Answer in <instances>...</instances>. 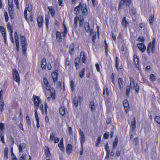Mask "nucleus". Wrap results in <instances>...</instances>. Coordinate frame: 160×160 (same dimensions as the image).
<instances>
[{"instance_id":"1","label":"nucleus","mask_w":160,"mask_h":160,"mask_svg":"<svg viewBox=\"0 0 160 160\" xmlns=\"http://www.w3.org/2000/svg\"><path fill=\"white\" fill-rule=\"evenodd\" d=\"M43 82L46 89L48 91H50L51 98L55 99L56 96L55 90L53 88L51 89L50 85L46 78H44L43 79Z\"/></svg>"},{"instance_id":"2","label":"nucleus","mask_w":160,"mask_h":160,"mask_svg":"<svg viewBox=\"0 0 160 160\" xmlns=\"http://www.w3.org/2000/svg\"><path fill=\"white\" fill-rule=\"evenodd\" d=\"M20 40L22 53L25 55L27 50V41L25 38L22 36H20Z\"/></svg>"},{"instance_id":"3","label":"nucleus","mask_w":160,"mask_h":160,"mask_svg":"<svg viewBox=\"0 0 160 160\" xmlns=\"http://www.w3.org/2000/svg\"><path fill=\"white\" fill-rule=\"evenodd\" d=\"M34 103V108L35 109H38V106L41 102V100L37 96L34 95L33 97Z\"/></svg>"},{"instance_id":"4","label":"nucleus","mask_w":160,"mask_h":160,"mask_svg":"<svg viewBox=\"0 0 160 160\" xmlns=\"http://www.w3.org/2000/svg\"><path fill=\"white\" fill-rule=\"evenodd\" d=\"M13 78L14 80L18 84L20 83V78L19 73L17 70L15 69L13 70Z\"/></svg>"},{"instance_id":"5","label":"nucleus","mask_w":160,"mask_h":160,"mask_svg":"<svg viewBox=\"0 0 160 160\" xmlns=\"http://www.w3.org/2000/svg\"><path fill=\"white\" fill-rule=\"evenodd\" d=\"M79 132L80 135L79 139L81 145H82V146L86 141L85 136L83 132L81 129H80Z\"/></svg>"},{"instance_id":"6","label":"nucleus","mask_w":160,"mask_h":160,"mask_svg":"<svg viewBox=\"0 0 160 160\" xmlns=\"http://www.w3.org/2000/svg\"><path fill=\"white\" fill-rule=\"evenodd\" d=\"M55 133L54 132H52L51 133L49 140L50 141H53L55 143H58L59 141V139L55 137Z\"/></svg>"},{"instance_id":"7","label":"nucleus","mask_w":160,"mask_h":160,"mask_svg":"<svg viewBox=\"0 0 160 160\" xmlns=\"http://www.w3.org/2000/svg\"><path fill=\"white\" fill-rule=\"evenodd\" d=\"M79 19L80 20L84 19L82 15H80L79 17L76 16L74 18V27L76 28L78 26V19Z\"/></svg>"},{"instance_id":"8","label":"nucleus","mask_w":160,"mask_h":160,"mask_svg":"<svg viewBox=\"0 0 160 160\" xmlns=\"http://www.w3.org/2000/svg\"><path fill=\"white\" fill-rule=\"evenodd\" d=\"M131 3V0H121L119 3V7H121L123 5L125 4L126 3V5L128 6H129Z\"/></svg>"},{"instance_id":"9","label":"nucleus","mask_w":160,"mask_h":160,"mask_svg":"<svg viewBox=\"0 0 160 160\" xmlns=\"http://www.w3.org/2000/svg\"><path fill=\"white\" fill-rule=\"evenodd\" d=\"M138 47L140 50L142 52H144L146 49V46L142 43L138 44Z\"/></svg>"},{"instance_id":"10","label":"nucleus","mask_w":160,"mask_h":160,"mask_svg":"<svg viewBox=\"0 0 160 160\" xmlns=\"http://www.w3.org/2000/svg\"><path fill=\"white\" fill-rule=\"evenodd\" d=\"M123 105L125 111L127 112L129 108V103L128 100H125L123 101Z\"/></svg>"},{"instance_id":"11","label":"nucleus","mask_w":160,"mask_h":160,"mask_svg":"<svg viewBox=\"0 0 160 160\" xmlns=\"http://www.w3.org/2000/svg\"><path fill=\"white\" fill-rule=\"evenodd\" d=\"M82 11V14L84 15H86L88 13V11L87 9V6L85 4L81 5Z\"/></svg>"},{"instance_id":"12","label":"nucleus","mask_w":160,"mask_h":160,"mask_svg":"<svg viewBox=\"0 0 160 160\" xmlns=\"http://www.w3.org/2000/svg\"><path fill=\"white\" fill-rule=\"evenodd\" d=\"M44 150L46 158H49L51 155L49 148L47 147H45L44 148Z\"/></svg>"},{"instance_id":"13","label":"nucleus","mask_w":160,"mask_h":160,"mask_svg":"<svg viewBox=\"0 0 160 160\" xmlns=\"http://www.w3.org/2000/svg\"><path fill=\"white\" fill-rule=\"evenodd\" d=\"M154 47V44H152L151 43H149L148 45L147 49V51L148 52V53L149 55L150 53V50L151 49L152 50V51H153V48Z\"/></svg>"},{"instance_id":"14","label":"nucleus","mask_w":160,"mask_h":160,"mask_svg":"<svg viewBox=\"0 0 160 160\" xmlns=\"http://www.w3.org/2000/svg\"><path fill=\"white\" fill-rule=\"evenodd\" d=\"M134 62L135 63L136 67L137 68H139V59L138 58L137 56L136 55H134L133 56Z\"/></svg>"},{"instance_id":"15","label":"nucleus","mask_w":160,"mask_h":160,"mask_svg":"<svg viewBox=\"0 0 160 160\" xmlns=\"http://www.w3.org/2000/svg\"><path fill=\"white\" fill-rule=\"evenodd\" d=\"M43 21L42 17V16H39L37 19V22L39 28H41L42 26Z\"/></svg>"},{"instance_id":"16","label":"nucleus","mask_w":160,"mask_h":160,"mask_svg":"<svg viewBox=\"0 0 160 160\" xmlns=\"http://www.w3.org/2000/svg\"><path fill=\"white\" fill-rule=\"evenodd\" d=\"M81 3L80 2L78 6L74 8V11L75 14L76 15L79 14L80 12V7L81 6Z\"/></svg>"},{"instance_id":"17","label":"nucleus","mask_w":160,"mask_h":160,"mask_svg":"<svg viewBox=\"0 0 160 160\" xmlns=\"http://www.w3.org/2000/svg\"><path fill=\"white\" fill-rule=\"evenodd\" d=\"M56 39L58 42H61L62 40V38L61 33L59 32H57L56 33Z\"/></svg>"},{"instance_id":"18","label":"nucleus","mask_w":160,"mask_h":160,"mask_svg":"<svg viewBox=\"0 0 160 160\" xmlns=\"http://www.w3.org/2000/svg\"><path fill=\"white\" fill-rule=\"evenodd\" d=\"M72 145L70 144H69L67 145V146L66 148V151L67 153L69 155L72 152Z\"/></svg>"},{"instance_id":"19","label":"nucleus","mask_w":160,"mask_h":160,"mask_svg":"<svg viewBox=\"0 0 160 160\" xmlns=\"http://www.w3.org/2000/svg\"><path fill=\"white\" fill-rule=\"evenodd\" d=\"M46 59L45 58L42 59L41 61V66L42 69H45L46 68Z\"/></svg>"},{"instance_id":"20","label":"nucleus","mask_w":160,"mask_h":160,"mask_svg":"<svg viewBox=\"0 0 160 160\" xmlns=\"http://www.w3.org/2000/svg\"><path fill=\"white\" fill-rule=\"evenodd\" d=\"M85 29L87 31V32L90 31V34L91 35L92 32V30L91 29V30H90V27L88 23H86L85 25Z\"/></svg>"},{"instance_id":"21","label":"nucleus","mask_w":160,"mask_h":160,"mask_svg":"<svg viewBox=\"0 0 160 160\" xmlns=\"http://www.w3.org/2000/svg\"><path fill=\"white\" fill-rule=\"evenodd\" d=\"M58 75V73L56 72H53L52 74V77L54 83L57 81Z\"/></svg>"},{"instance_id":"22","label":"nucleus","mask_w":160,"mask_h":160,"mask_svg":"<svg viewBox=\"0 0 160 160\" xmlns=\"http://www.w3.org/2000/svg\"><path fill=\"white\" fill-rule=\"evenodd\" d=\"M48 9H49L52 17H54L55 13V10L52 8V7H48Z\"/></svg>"},{"instance_id":"23","label":"nucleus","mask_w":160,"mask_h":160,"mask_svg":"<svg viewBox=\"0 0 160 160\" xmlns=\"http://www.w3.org/2000/svg\"><path fill=\"white\" fill-rule=\"evenodd\" d=\"M59 112L62 116H63L65 113V108L63 106L61 107L59 109Z\"/></svg>"},{"instance_id":"24","label":"nucleus","mask_w":160,"mask_h":160,"mask_svg":"<svg viewBox=\"0 0 160 160\" xmlns=\"http://www.w3.org/2000/svg\"><path fill=\"white\" fill-rule=\"evenodd\" d=\"M26 145L24 143L21 144L18 146V149L20 152H22V149H24L26 147Z\"/></svg>"},{"instance_id":"25","label":"nucleus","mask_w":160,"mask_h":160,"mask_svg":"<svg viewBox=\"0 0 160 160\" xmlns=\"http://www.w3.org/2000/svg\"><path fill=\"white\" fill-rule=\"evenodd\" d=\"M126 18L125 17L123 18L122 20V25L123 26L125 27H126L128 25V23L126 20Z\"/></svg>"},{"instance_id":"26","label":"nucleus","mask_w":160,"mask_h":160,"mask_svg":"<svg viewBox=\"0 0 160 160\" xmlns=\"http://www.w3.org/2000/svg\"><path fill=\"white\" fill-rule=\"evenodd\" d=\"M89 106L92 112H93L95 111L96 108L93 101H91L90 102Z\"/></svg>"},{"instance_id":"27","label":"nucleus","mask_w":160,"mask_h":160,"mask_svg":"<svg viewBox=\"0 0 160 160\" xmlns=\"http://www.w3.org/2000/svg\"><path fill=\"white\" fill-rule=\"evenodd\" d=\"M74 46L73 44L70 45L69 47V52L71 55L73 54L74 52Z\"/></svg>"},{"instance_id":"28","label":"nucleus","mask_w":160,"mask_h":160,"mask_svg":"<svg viewBox=\"0 0 160 160\" xmlns=\"http://www.w3.org/2000/svg\"><path fill=\"white\" fill-rule=\"evenodd\" d=\"M109 94V92L108 88H106V89H103V94L105 97L108 96Z\"/></svg>"},{"instance_id":"29","label":"nucleus","mask_w":160,"mask_h":160,"mask_svg":"<svg viewBox=\"0 0 160 160\" xmlns=\"http://www.w3.org/2000/svg\"><path fill=\"white\" fill-rule=\"evenodd\" d=\"M123 80L121 78H119L118 79V84L120 86V88L121 89L123 87Z\"/></svg>"},{"instance_id":"30","label":"nucleus","mask_w":160,"mask_h":160,"mask_svg":"<svg viewBox=\"0 0 160 160\" xmlns=\"http://www.w3.org/2000/svg\"><path fill=\"white\" fill-rule=\"evenodd\" d=\"M0 31L2 34L3 37L4 35H6V30L2 26H0Z\"/></svg>"},{"instance_id":"31","label":"nucleus","mask_w":160,"mask_h":160,"mask_svg":"<svg viewBox=\"0 0 160 160\" xmlns=\"http://www.w3.org/2000/svg\"><path fill=\"white\" fill-rule=\"evenodd\" d=\"M8 148H5L4 149V158H6L7 159L8 158Z\"/></svg>"},{"instance_id":"32","label":"nucleus","mask_w":160,"mask_h":160,"mask_svg":"<svg viewBox=\"0 0 160 160\" xmlns=\"http://www.w3.org/2000/svg\"><path fill=\"white\" fill-rule=\"evenodd\" d=\"M4 103L2 101H0V113H1L3 110V107Z\"/></svg>"},{"instance_id":"33","label":"nucleus","mask_w":160,"mask_h":160,"mask_svg":"<svg viewBox=\"0 0 160 160\" xmlns=\"http://www.w3.org/2000/svg\"><path fill=\"white\" fill-rule=\"evenodd\" d=\"M118 138L117 136H116L115 139V140L113 143V147L114 149L116 147L118 143Z\"/></svg>"},{"instance_id":"34","label":"nucleus","mask_w":160,"mask_h":160,"mask_svg":"<svg viewBox=\"0 0 160 160\" xmlns=\"http://www.w3.org/2000/svg\"><path fill=\"white\" fill-rule=\"evenodd\" d=\"M132 87L135 89L136 93H138L139 92V84L138 83H136L135 85V86H133Z\"/></svg>"},{"instance_id":"35","label":"nucleus","mask_w":160,"mask_h":160,"mask_svg":"<svg viewBox=\"0 0 160 160\" xmlns=\"http://www.w3.org/2000/svg\"><path fill=\"white\" fill-rule=\"evenodd\" d=\"M50 18V16L48 15L45 17V24L47 28L48 27V23H49V20Z\"/></svg>"},{"instance_id":"36","label":"nucleus","mask_w":160,"mask_h":160,"mask_svg":"<svg viewBox=\"0 0 160 160\" xmlns=\"http://www.w3.org/2000/svg\"><path fill=\"white\" fill-rule=\"evenodd\" d=\"M102 137L101 135H99L98 136V138H97L96 141V146L97 147H98L99 143L101 141V138Z\"/></svg>"},{"instance_id":"37","label":"nucleus","mask_w":160,"mask_h":160,"mask_svg":"<svg viewBox=\"0 0 160 160\" xmlns=\"http://www.w3.org/2000/svg\"><path fill=\"white\" fill-rule=\"evenodd\" d=\"M73 103L76 107H77L78 104V98L77 97H75L73 100Z\"/></svg>"},{"instance_id":"38","label":"nucleus","mask_w":160,"mask_h":160,"mask_svg":"<svg viewBox=\"0 0 160 160\" xmlns=\"http://www.w3.org/2000/svg\"><path fill=\"white\" fill-rule=\"evenodd\" d=\"M131 87L129 86H128L126 87V95L127 96H129L130 93Z\"/></svg>"},{"instance_id":"39","label":"nucleus","mask_w":160,"mask_h":160,"mask_svg":"<svg viewBox=\"0 0 160 160\" xmlns=\"http://www.w3.org/2000/svg\"><path fill=\"white\" fill-rule=\"evenodd\" d=\"M85 68H83L79 73V76L81 78H82L84 75Z\"/></svg>"},{"instance_id":"40","label":"nucleus","mask_w":160,"mask_h":160,"mask_svg":"<svg viewBox=\"0 0 160 160\" xmlns=\"http://www.w3.org/2000/svg\"><path fill=\"white\" fill-rule=\"evenodd\" d=\"M136 124L135 121H133L131 122V127L133 131L136 128Z\"/></svg>"},{"instance_id":"41","label":"nucleus","mask_w":160,"mask_h":160,"mask_svg":"<svg viewBox=\"0 0 160 160\" xmlns=\"http://www.w3.org/2000/svg\"><path fill=\"white\" fill-rule=\"evenodd\" d=\"M58 146L59 147L60 149L62 150V151H63L64 150V148L63 146V143H62V142H60L58 144Z\"/></svg>"},{"instance_id":"42","label":"nucleus","mask_w":160,"mask_h":160,"mask_svg":"<svg viewBox=\"0 0 160 160\" xmlns=\"http://www.w3.org/2000/svg\"><path fill=\"white\" fill-rule=\"evenodd\" d=\"M119 61L118 57H116V66L118 70V66L119 65Z\"/></svg>"},{"instance_id":"43","label":"nucleus","mask_w":160,"mask_h":160,"mask_svg":"<svg viewBox=\"0 0 160 160\" xmlns=\"http://www.w3.org/2000/svg\"><path fill=\"white\" fill-rule=\"evenodd\" d=\"M130 84L131 86H135V83L134 79L132 77H130Z\"/></svg>"},{"instance_id":"44","label":"nucleus","mask_w":160,"mask_h":160,"mask_svg":"<svg viewBox=\"0 0 160 160\" xmlns=\"http://www.w3.org/2000/svg\"><path fill=\"white\" fill-rule=\"evenodd\" d=\"M70 85L72 91L74 90V82L73 81H71L70 82Z\"/></svg>"},{"instance_id":"45","label":"nucleus","mask_w":160,"mask_h":160,"mask_svg":"<svg viewBox=\"0 0 160 160\" xmlns=\"http://www.w3.org/2000/svg\"><path fill=\"white\" fill-rule=\"evenodd\" d=\"M25 9L29 12H30L32 10V6L31 4H30L28 5V7H26Z\"/></svg>"},{"instance_id":"46","label":"nucleus","mask_w":160,"mask_h":160,"mask_svg":"<svg viewBox=\"0 0 160 160\" xmlns=\"http://www.w3.org/2000/svg\"><path fill=\"white\" fill-rule=\"evenodd\" d=\"M150 79L152 82H154L156 80V77L153 74H151L150 76Z\"/></svg>"},{"instance_id":"47","label":"nucleus","mask_w":160,"mask_h":160,"mask_svg":"<svg viewBox=\"0 0 160 160\" xmlns=\"http://www.w3.org/2000/svg\"><path fill=\"white\" fill-rule=\"evenodd\" d=\"M105 150H106L107 152H110V149L109 148V146L108 142L107 143L105 146Z\"/></svg>"},{"instance_id":"48","label":"nucleus","mask_w":160,"mask_h":160,"mask_svg":"<svg viewBox=\"0 0 160 160\" xmlns=\"http://www.w3.org/2000/svg\"><path fill=\"white\" fill-rule=\"evenodd\" d=\"M9 14L11 18V19H12L14 17L13 11H10L9 12Z\"/></svg>"},{"instance_id":"49","label":"nucleus","mask_w":160,"mask_h":160,"mask_svg":"<svg viewBox=\"0 0 160 160\" xmlns=\"http://www.w3.org/2000/svg\"><path fill=\"white\" fill-rule=\"evenodd\" d=\"M154 19V16L153 15H151L149 18V21L151 24H152L153 23V20Z\"/></svg>"},{"instance_id":"50","label":"nucleus","mask_w":160,"mask_h":160,"mask_svg":"<svg viewBox=\"0 0 160 160\" xmlns=\"http://www.w3.org/2000/svg\"><path fill=\"white\" fill-rule=\"evenodd\" d=\"M0 137L1 139V141L4 144L5 143L4 142V135H3L2 133H1V135H0Z\"/></svg>"},{"instance_id":"51","label":"nucleus","mask_w":160,"mask_h":160,"mask_svg":"<svg viewBox=\"0 0 160 160\" xmlns=\"http://www.w3.org/2000/svg\"><path fill=\"white\" fill-rule=\"evenodd\" d=\"M138 40L139 42H143L145 41V39L143 37L141 36L138 38Z\"/></svg>"},{"instance_id":"52","label":"nucleus","mask_w":160,"mask_h":160,"mask_svg":"<svg viewBox=\"0 0 160 160\" xmlns=\"http://www.w3.org/2000/svg\"><path fill=\"white\" fill-rule=\"evenodd\" d=\"M4 128V124L2 123H0V129L3 131Z\"/></svg>"},{"instance_id":"53","label":"nucleus","mask_w":160,"mask_h":160,"mask_svg":"<svg viewBox=\"0 0 160 160\" xmlns=\"http://www.w3.org/2000/svg\"><path fill=\"white\" fill-rule=\"evenodd\" d=\"M38 109H35V117L36 119V120H39V118L38 117V113L37 112V110Z\"/></svg>"},{"instance_id":"54","label":"nucleus","mask_w":160,"mask_h":160,"mask_svg":"<svg viewBox=\"0 0 160 160\" xmlns=\"http://www.w3.org/2000/svg\"><path fill=\"white\" fill-rule=\"evenodd\" d=\"M109 136V133L108 132H106L104 135V138L105 139H107L108 138Z\"/></svg>"},{"instance_id":"55","label":"nucleus","mask_w":160,"mask_h":160,"mask_svg":"<svg viewBox=\"0 0 160 160\" xmlns=\"http://www.w3.org/2000/svg\"><path fill=\"white\" fill-rule=\"evenodd\" d=\"M14 37L15 41H18V37L17 32L14 33Z\"/></svg>"},{"instance_id":"56","label":"nucleus","mask_w":160,"mask_h":160,"mask_svg":"<svg viewBox=\"0 0 160 160\" xmlns=\"http://www.w3.org/2000/svg\"><path fill=\"white\" fill-rule=\"evenodd\" d=\"M26 157L24 154H22V156L20 158L19 160H25Z\"/></svg>"},{"instance_id":"57","label":"nucleus","mask_w":160,"mask_h":160,"mask_svg":"<svg viewBox=\"0 0 160 160\" xmlns=\"http://www.w3.org/2000/svg\"><path fill=\"white\" fill-rule=\"evenodd\" d=\"M12 160H17V158L15 157V155L14 154L13 152H12Z\"/></svg>"},{"instance_id":"58","label":"nucleus","mask_w":160,"mask_h":160,"mask_svg":"<svg viewBox=\"0 0 160 160\" xmlns=\"http://www.w3.org/2000/svg\"><path fill=\"white\" fill-rule=\"evenodd\" d=\"M27 11L26 9H25V10L24 11V16L25 17V18L27 20H28V18L27 17Z\"/></svg>"},{"instance_id":"59","label":"nucleus","mask_w":160,"mask_h":160,"mask_svg":"<svg viewBox=\"0 0 160 160\" xmlns=\"http://www.w3.org/2000/svg\"><path fill=\"white\" fill-rule=\"evenodd\" d=\"M84 20V19L80 20L79 22V26L80 27H82L83 25Z\"/></svg>"},{"instance_id":"60","label":"nucleus","mask_w":160,"mask_h":160,"mask_svg":"<svg viewBox=\"0 0 160 160\" xmlns=\"http://www.w3.org/2000/svg\"><path fill=\"white\" fill-rule=\"evenodd\" d=\"M115 76V74L114 73H112V83L113 84H115L114 83V77Z\"/></svg>"},{"instance_id":"61","label":"nucleus","mask_w":160,"mask_h":160,"mask_svg":"<svg viewBox=\"0 0 160 160\" xmlns=\"http://www.w3.org/2000/svg\"><path fill=\"white\" fill-rule=\"evenodd\" d=\"M7 28L9 30H10V31L12 30V29L11 26L9 23H8L7 24Z\"/></svg>"},{"instance_id":"62","label":"nucleus","mask_w":160,"mask_h":160,"mask_svg":"<svg viewBox=\"0 0 160 160\" xmlns=\"http://www.w3.org/2000/svg\"><path fill=\"white\" fill-rule=\"evenodd\" d=\"M8 3L9 6H13L12 0H8Z\"/></svg>"},{"instance_id":"63","label":"nucleus","mask_w":160,"mask_h":160,"mask_svg":"<svg viewBox=\"0 0 160 160\" xmlns=\"http://www.w3.org/2000/svg\"><path fill=\"white\" fill-rule=\"evenodd\" d=\"M33 14L31 13L30 15L29 16V19L30 21L31 22H32L33 21Z\"/></svg>"},{"instance_id":"64","label":"nucleus","mask_w":160,"mask_h":160,"mask_svg":"<svg viewBox=\"0 0 160 160\" xmlns=\"http://www.w3.org/2000/svg\"><path fill=\"white\" fill-rule=\"evenodd\" d=\"M96 67L98 72H99L100 71V69L99 64L98 63H96L95 65Z\"/></svg>"}]
</instances>
